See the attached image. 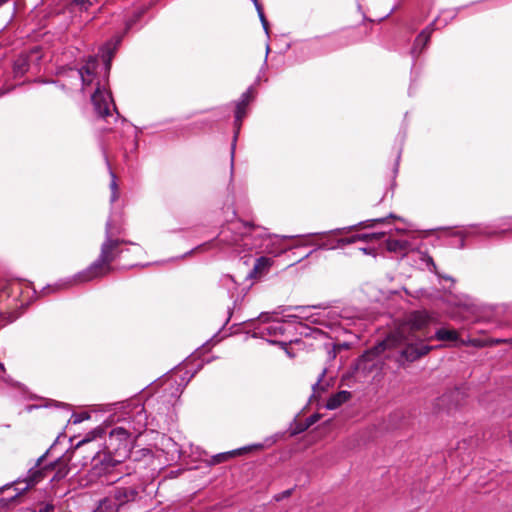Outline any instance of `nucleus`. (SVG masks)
<instances>
[{
    "label": "nucleus",
    "mask_w": 512,
    "mask_h": 512,
    "mask_svg": "<svg viewBox=\"0 0 512 512\" xmlns=\"http://www.w3.org/2000/svg\"><path fill=\"white\" fill-rule=\"evenodd\" d=\"M434 323V317L426 311H413L403 322L392 331L381 343L374 347L370 354H381L388 349H397L400 358L413 362L429 353L432 346L426 342L432 339L454 342L458 340L455 330L441 328L432 336L429 326Z\"/></svg>",
    "instance_id": "1"
},
{
    "label": "nucleus",
    "mask_w": 512,
    "mask_h": 512,
    "mask_svg": "<svg viewBox=\"0 0 512 512\" xmlns=\"http://www.w3.org/2000/svg\"><path fill=\"white\" fill-rule=\"evenodd\" d=\"M125 243L114 237L111 223L106 224V239L101 245L99 258L90 265L86 271V280L98 278L109 274L112 271V262L120 255V246Z\"/></svg>",
    "instance_id": "2"
},
{
    "label": "nucleus",
    "mask_w": 512,
    "mask_h": 512,
    "mask_svg": "<svg viewBox=\"0 0 512 512\" xmlns=\"http://www.w3.org/2000/svg\"><path fill=\"white\" fill-rule=\"evenodd\" d=\"M106 449L109 455H104L103 459L100 460L101 467L95 465L94 470L97 474L109 473L113 467L121 462L120 459H113L111 454L119 457H125L130 451V434L122 428L116 427L109 433L108 439L106 440Z\"/></svg>",
    "instance_id": "3"
},
{
    "label": "nucleus",
    "mask_w": 512,
    "mask_h": 512,
    "mask_svg": "<svg viewBox=\"0 0 512 512\" xmlns=\"http://www.w3.org/2000/svg\"><path fill=\"white\" fill-rule=\"evenodd\" d=\"M287 329V324L274 319L267 321L265 314L258 315V338L266 341L267 343L279 344L286 354L293 358L295 355L288 349L286 341L279 340L278 337L282 336Z\"/></svg>",
    "instance_id": "4"
},
{
    "label": "nucleus",
    "mask_w": 512,
    "mask_h": 512,
    "mask_svg": "<svg viewBox=\"0 0 512 512\" xmlns=\"http://www.w3.org/2000/svg\"><path fill=\"white\" fill-rule=\"evenodd\" d=\"M384 221H385V218H376V219L367 220L365 222H360L356 225H352L349 227L337 228V229H334V230H331L328 232L309 234L304 237L310 238L312 236H316V237L323 239V241L321 243L305 241V242L295 245V247L306 246V245H316L318 249H336V248H338V244L336 243L337 238L334 237L335 235H339L344 232H348V231H352V230H357L360 227H365V228L373 227L375 223H382Z\"/></svg>",
    "instance_id": "5"
},
{
    "label": "nucleus",
    "mask_w": 512,
    "mask_h": 512,
    "mask_svg": "<svg viewBox=\"0 0 512 512\" xmlns=\"http://www.w3.org/2000/svg\"><path fill=\"white\" fill-rule=\"evenodd\" d=\"M354 316L348 309H339L338 307L322 308L320 311L307 315L306 318L314 324L322 325L328 328H334L341 325L342 320L351 319Z\"/></svg>",
    "instance_id": "6"
},
{
    "label": "nucleus",
    "mask_w": 512,
    "mask_h": 512,
    "mask_svg": "<svg viewBox=\"0 0 512 512\" xmlns=\"http://www.w3.org/2000/svg\"><path fill=\"white\" fill-rule=\"evenodd\" d=\"M291 236L290 238H292ZM288 236L280 237L275 234H268L265 228L260 229L258 227V255L267 254L272 257H277L292 247H288L284 244L285 239Z\"/></svg>",
    "instance_id": "7"
},
{
    "label": "nucleus",
    "mask_w": 512,
    "mask_h": 512,
    "mask_svg": "<svg viewBox=\"0 0 512 512\" xmlns=\"http://www.w3.org/2000/svg\"><path fill=\"white\" fill-rule=\"evenodd\" d=\"M459 10L460 8L444 11V14H448L447 17H444L443 19L438 18L433 23H431L427 28H425L415 39L414 45L411 49L412 56L417 57L422 52V50L428 44L432 32L438 28L436 27L437 23L442 24V26H446L450 20L456 17Z\"/></svg>",
    "instance_id": "8"
},
{
    "label": "nucleus",
    "mask_w": 512,
    "mask_h": 512,
    "mask_svg": "<svg viewBox=\"0 0 512 512\" xmlns=\"http://www.w3.org/2000/svg\"><path fill=\"white\" fill-rule=\"evenodd\" d=\"M507 232H512V228L507 229H492L489 226L483 225H471L461 230L456 231L454 234L460 238L459 248L464 247V240L467 237L472 236H485V237H494L503 235Z\"/></svg>",
    "instance_id": "9"
},
{
    "label": "nucleus",
    "mask_w": 512,
    "mask_h": 512,
    "mask_svg": "<svg viewBox=\"0 0 512 512\" xmlns=\"http://www.w3.org/2000/svg\"><path fill=\"white\" fill-rule=\"evenodd\" d=\"M48 452L41 455L35 462L34 466L31 467L27 473V476L23 480L26 483V488L33 487L43 479H45L51 472L50 463L44 464Z\"/></svg>",
    "instance_id": "10"
},
{
    "label": "nucleus",
    "mask_w": 512,
    "mask_h": 512,
    "mask_svg": "<svg viewBox=\"0 0 512 512\" xmlns=\"http://www.w3.org/2000/svg\"><path fill=\"white\" fill-rule=\"evenodd\" d=\"M41 59L40 50L38 47L31 49L27 53L20 54L13 63V76L14 78L23 77L30 69L31 64Z\"/></svg>",
    "instance_id": "11"
},
{
    "label": "nucleus",
    "mask_w": 512,
    "mask_h": 512,
    "mask_svg": "<svg viewBox=\"0 0 512 512\" xmlns=\"http://www.w3.org/2000/svg\"><path fill=\"white\" fill-rule=\"evenodd\" d=\"M139 495V491L136 487H116L111 496L113 497L118 508L125 505L126 503L133 502Z\"/></svg>",
    "instance_id": "12"
},
{
    "label": "nucleus",
    "mask_w": 512,
    "mask_h": 512,
    "mask_svg": "<svg viewBox=\"0 0 512 512\" xmlns=\"http://www.w3.org/2000/svg\"><path fill=\"white\" fill-rule=\"evenodd\" d=\"M254 95L252 89H249L247 92H245L242 96L239 102L236 104L235 109V128H236V134L238 133V130L240 129L242 119L246 116L247 113V107L249 104L253 101Z\"/></svg>",
    "instance_id": "13"
},
{
    "label": "nucleus",
    "mask_w": 512,
    "mask_h": 512,
    "mask_svg": "<svg viewBox=\"0 0 512 512\" xmlns=\"http://www.w3.org/2000/svg\"><path fill=\"white\" fill-rule=\"evenodd\" d=\"M70 461H71V456L63 455V456L59 457L58 459H56L55 461L50 463V466H52L51 472L55 471L51 481L59 482L68 475V473L70 471V468H69Z\"/></svg>",
    "instance_id": "14"
},
{
    "label": "nucleus",
    "mask_w": 512,
    "mask_h": 512,
    "mask_svg": "<svg viewBox=\"0 0 512 512\" xmlns=\"http://www.w3.org/2000/svg\"><path fill=\"white\" fill-rule=\"evenodd\" d=\"M386 247L389 252L406 255L408 252L414 250L415 245L408 239L389 238L386 241Z\"/></svg>",
    "instance_id": "15"
},
{
    "label": "nucleus",
    "mask_w": 512,
    "mask_h": 512,
    "mask_svg": "<svg viewBox=\"0 0 512 512\" xmlns=\"http://www.w3.org/2000/svg\"><path fill=\"white\" fill-rule=\"evenodd\" d=\"M91 101L100 117L105 118L110 115L109 102L99 88L92 94Z\"/></svg>",
    "instance_id": "16"
},
{
    "label": "nucleus",
    "mask_w": 512,
    "mask_h": 512,
    "mask_svg": "<svg viewBox=\"0 0 512 512\" xmlns=\"http://www.w3.org/2000/svg\"><path fill=\"white\" fill-rule=\"evenodd\" d=\"M59 246H60L59 240L57 239V237L52 236V235L44 236L36 243V249L40 253H44V254L51 253V252L57 250L59 248Z\"/></svg>",
    "instance_id": "17"
},
{
    "label": "nucleus",
    "mask_w": 512,
    "mask_h": 512,
    "mask_svg": "<svg viewBox=\"0 0 512 512\" xmlns=\"http://www.w3.org/2000/svg\"><path fill=\"white\" fill-rule=\"evenodd\" d=\"M97 67V60L90 58L86 64L79 70L82 82L84 85H90L92 83V76L95 73Z\"/></svg>",
    "instance_id": "18"
},
{
    "label": "nucleus",
    "mask_w": 512,
    "mask_h": 512,
    "mask_svg": "<svg viewBox=\"0 0 512 512\" xmlns=\"http://www.w3.org/2000/svg\"><path fill=\"white\" fill-rule=\"evenodd\" d=\"M351 397V394L350 392L348 391H340L334 395H332L327 403H326V407L327 409L329 410H334L336 408H338L340 405H342L343 403H345L346 401H348Z\"/></svg>",
    "instance_id": "19"
},
{
    "label": "nucleus",
    "mask_w": 512,
    "mask_h": 512,
    "mask_svg": "<svg viewBox=\"0 0 512 512\" xmlns=\"http://www.w3.org/2000/svg\"><path fill=\"white\" fill-rule=\"evenodd\" d=\"M118 509L117 504L110 495L109 497L102 499L98 507L93 512H116Z\"/></svg>",
    "instance_id": "20"
},
{
    "label": "nucleus",
    "mask_w": 512,
    "mask_h": 512,
    "mask_svg": "<svg viewBox=\"0 0 512 512\" xmlns=\"http://www.w3.org/2000/svg\"><path fill=\"white\" fill-rule=\"evenodd\" d=\"M253 448H256V445H251L248 448H241V449L233 450L231 452L218 454V455H216L214 457V460L217 463L224 462V461H227L228 459H230V458H232V457H234L236 455H241L244 452H246L247 450H250V449H253Z\"/></svg>",
    "instance_id": "21"
},
{
    "label": "nucleus",
    "mask_w": 512,
    "mask_h": 512,
    "mask_svg": "<svg viewBox=\"0 0 512 512\" xmlns=\"http://www.w3.org/2000/svg\"><path fill=\"white\" fill-rule=\"evenodd\" d=\"M274 257L258 255V278L274 264Z\"/></svg>",
    "instance_id": "22"
},
{
    "label": "nucleus",
    "mask_w": 512,
    "mask_h": 512,
    "mask_svg": "<svg viewBox=\"0 0 512 512\" xmlns=\"http://www.w3.org/2000/svg\"><path fill=\"white\" fill-rule=\"evenodd\" d=\"M385 236L384 232H378V233H362V234H355L356 242L362 241V242H373L376 240H380Z\"/></svg>",
    "instance_id": "23"
},
{
    "label": "nucleus",
    "mask_w": 512,
    "mask_h": 512,
    "mask_svg": "<svg viewBox=\"0 0 512 512\" xmlns=\"http://www.w3.org/2000/svg\"><path fill=\"white\" fill-rule=\"evenodd\" d=\"M103 429L102 428H96L92 431H90L84 439H82L81 441H79L76 446L74 447L75 450H77L78 448H80L81 446H83L84 444L88 443V442H91L92 440L98 438V437H102V434H103Z\"/></svg>",
    "instance_id": "24"
},
{
    "label": "nucleus",
    "mask_w": 512,
    "mask_h": 512,
    "mask_svg": "<svg viewBox=\"0 0 512 512\" xmlns=\"http://www.w3.org/2000/svg\"><path fill=\"white\" fill-rule=\"evenodd\" d=\"M243 260V263L250 266V270L247 272V277L248 278H254L256 277V258L249 254V255H244L242 258Z\"/></svg>",
    "instance_id": "25"
},
{
    "label": "nucleus",
    "mask_w": 512,
    "mask_h": 512,
    "mask_svg": "<svg viewBox=\"0 0 512 512\" xmlns=\"http://www.w3.org/2000/svg\"><path fill=\"white\" fill-rule=\"evenodd\" d=\"M420 260L425 264L426 268L433 272L437 273V266L433 261V258L424 252H418Z\"/></svg>",
    "instance_id": "26"
},
{
    "label": "nucleus",
    "mask_w": 512,
    "mask_h": 512,
    "mask_svg": "<svg viewBox=\"0 0 512 512\" xmlns=\"http://www.w3.org/2000/svg\"><path fill=\"white\" fill-rule=\"evenodd\" d=\"M100 0H72V3L80 10L87 11L94 3Z\"/></svg>",
    "instance_id": "27"
},
{
    "label": "nucleus",
    "mask_w": 512,
    "mask_h": 512,
    "mask_svg": "<svg viewBox=\"0 0 512 512\" xmlns=\"http://www.w3.org/2000/svg\"><path fill=\"white\" fill-rule=\"evenodd\" d=\"M164 385L166 388H169L171 390H173V397H178L179 396V393H180V388H179V384L177 383L176 380H173V379H167L165 382H164Z\"/></svg>",
    "instance_id": "28"
},
{
    "label": "nucleus",
    "mask_w": 512,
    "mask_h": 512,
    "mask_svg": "<svg viewBox=\"0 0 512 512\" xmlns=\"http://www.w3.org/2000/svg\"><path fill=\"white\" fill-rule=\"evenodd\" d=\"M325 373H326V370H323L319 376L318 381L313 385L314 394L325 390V385L323 384V379L325 377Z\"/></svg>",
    "instance_id": "29"
},
{
    "label": "nucleus",
    "mask_w": 512,
    "mask_h": 512,
    "mask_svg": "<svg viewBox=\"0 0 512 512\" xmlns=\"http://www.w3.org/2000/svg\"><path fill=\"white\" fill-rule=\"evenodd\" d=\"M258 18L262 24V27L267 35V37L269 38V23L267 21V19L265 18L262 10H261V7L258 5Z\"/></svg>",
    "instance_id": "30"
},
{
    "label": "nucleus",
    "mask_w": 512,
    "mask_h": 512,
    "mask_svg": "<svg viewBox=\"0 0 512 512\" xmlns=\"http://www.w3.org/2000/svg\"><path fill=\"white\" fill-rule=\"evenodd\" d=\"M336 243L338 244V248L356 243L355 235L346 238H337Z\"/></svg>",
    "instance_id": "31"
},
{
    "label": "nucleus",
    "mask_w": 512,
    "mask_h": 512,
    "mask_svg": "<svg viewBox=\"0 0 512 512\" xmlns=\"http://www.w3.org/2000/svg\"><path fill=\"white\" fill-rule=\"evenodd\" d=\"M504 226H512V216L500 219L496 225V228H501Z\"/></svg>",
    "instance_id": "32"
},
{
    "label": "nucleus",
    "mask_w": 512,
    "mask_h": 512,
    "mask_svg": "<svg viewBox=\"0 0 512 512\" xmlns=\"http://www.w3.org/2000/svg\"><path fill=\"white\" fill-rule=\"evenodd\" d=\"M107 223H111V229L114 231V237L121 234V232H122L121 225L115 223L113 220H110Z\"/></svg>",
    "instance_id": "33"
},
{
    "label": "nucleus",
    "mask_w": 512,
    "mask_h": 512,
    "mask_svg": "<svg viewBox=\"0 0 512 512\" xmlns=\"http://www.w3.org/2000/svg\"><path fill=\"white\" fill-rule=\"evenodd\" d=\"M54 509V505L46 504L43 507H41L38 512H54Z\"/></svg>",
    "instance_id": "34"
},
{
    "label": "nucleus",
    "mask_w": 512,
    "mask_h": 512,
    "mask_svg": "<svg viewBox=\"0 0 512 512\" xmlns=\"http://www.w3.org/2000/svg\"><path fill=\"white\" fill-rule=\"evenodd\" d=\"M111 58H112V52H109V53L105 56V64H106L107 69H110V66H111Z\"/></svg>",
    "instance_id": "35"
},
{
    "label": "nucleus",
    "mask_w": 512,
    "mask_h": 512,
    "mask_svg": "<svg viewBox=\"0 0 512 512\" xmlns=\"http://www.w3.org/2000/svg\"><path fill=\"white\" fill-rule=\"evenodd\" d=\"M319 419V416L318 415H312L308 418V424H307V427H309L310 425L314 424L315 422H317Z\"/></svg>",
    "instance_id": "36"
},
{
    "label": "nucleus",
    "mask_w": 512,
    "mask_h": 512,
    "mask_svg": "<svg viewBox=\"0 0 512 512\" xmlns=\"http://www.w3.org/2000/svg\"><path fill=\"white\" fill-rule=\"evenodd\" d=\"M296 310H299L301 314H305L309 307H295Z\"/></svg>",
    "instance_id": "37"
},
{
    "label": "nucleus",
    "mask_w": 512,
    "mask_h": 512,
    "mask_svg": "<svg viewBox=\"0 0 512 512\" xmlns=\"http://www.w3.org/2000/svg\"><path fill=\"white\" fill-rule=\"evenodd\" d=\"M360 251L363 252L364 254L372 253V249H370V248H360Z\"/></svg>",
    "instance_id": "38"
},
{
    "label": "nucleus",
    "mask_w": 512,
    "mask_h": 512,
    "mask_svg": "<svg viewBox=\"0 0 512 512\" xmlns=\"http://www.w3.org/2000/svg\"><path fill=\"white\" fill-rule=\"evenodd\" d=\"M445 280H449L451 282H454V280L450 277V276H444L443 277Z\"/></svg>",
    "instance_id": "39"
},
{
    "label": "nucleus",
    "mask_w": 512,
    "mask_h": 512,
    "mask_svg": "<svg viewBox=\"0 0 512 512\" xmlns=\"http://www.w3.org/2000/svg\"><path fill=\"white\" fill-rule=\"evenodd\" d=\"M0 370L3 371V372L5 371L4 365L1 362H0Z\"/></svg>",
    "instance_id": "40"
},
{
    "label": "nucleus",
    "mask_w": 512,
    "mask_h": 512,
    "mask_svg": "<svg viewBox=\"0 0 512 512\" xmlns=\"http://www.w3.org/2000/svg\"><path fill=\"white\" fill-rule=\"evenodd\" d=\"M9 0H0V6L3 5L4 3L8 2Z\"/></svg>",
    "instance_id": "41"
},
{
    "label": "nucleus",
    "mask_w": 512,
    "mask_h": 512,
    "mask_svg": "<svg viewBox=\"0 0 512 512\" xmlns=\"http://www.w3.org/2000/svg\"><path fill=\"white\" fill-rule=\"evenodd\" d=\"M270 51V48H269V45L266 46V55L269 53Z\"/></svg>",
    "instance_id": "42"
},
{
    "label": "nucleus",
    "mask_w": 512,
    "mask_h": 512,
    "mask_svg": "<svg viewBox=\"0 0 512 512\" xmlns=\"http://www.w3.org/2000/svg\"><path fill=\"white\" fill-rule=\"evenodd\" d=\"M464 306H466L468 309H472L469 303H464Z\"/></svg>",
    "instance_id": "43"
},
{
    "label": "nucleus",
    "mask_w": 512,
    "mask_h": 512,
    "mask_svg": "<svg viewBox=\"0 0 512 512\" xmlns=\"http://www.w3.org/2000/svg\"><path fill=\"white\" fill-rule=\"evenodd\" d=\"M399 159H400V155L397 156V162H399ZM396 165L398 166V163H396Z\"/></svg>",
    "instance_id": "44"
},
{
    "label": "nucleus",
    "mask_w": 512,
    "mask_h": 512,
    "mask_svg": "<svg viewBox=\"0 0 512 512\" xmlns=\"http://www.w3.org/2000/svg\"><path fill=\"white\" fill-rule=\"evenodd\" d=\"M389 217H390V218H396V216H395V215H393V214H390V215H389Z\"/></svg>",
    "instance_id": "45"
},
{
    "label": "nucleus",
    "mask_w": 512,
    "mask_h": 512,
    "mask_svg": "<svg viewBox=\"0 0 512 512\" xmlns=\"http://www.w3.org/2000/svg\"><path fill=\"white\" fill-rule=\"evenodd\" d=\"M510 440H511V442H512V433H510Z\"/></svg>",
    "instance_id": "46"
},
{
    "label": "nucleus",
    "mask_w": 512,
    "mask_h": 512,
    "mask_svg": "<svg viewBox=\"0 0 512 512\" xmlns=\"http://www.w3.org/2000/svg\"><path fill=\"white\" fill-rule=\"evenodd\" d=\"M252 1H253V3L256 5V0H252Z\"/></svg>",
    "instance_id": "47"
}]
</instances>
